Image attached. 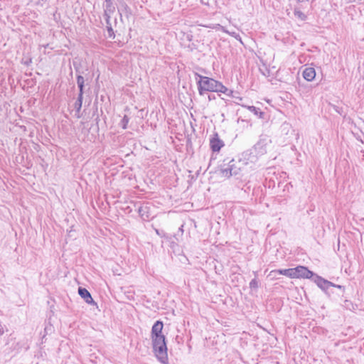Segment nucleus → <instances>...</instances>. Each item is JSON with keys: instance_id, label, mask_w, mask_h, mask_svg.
I'll use <instances>...</instances> for the list:
<instances>
[{"instance_id": "11", "label": "nucleus", "mask_w": 364, "mask_h": 364, "mask_svg": "<svg viewBox=\"0 0 364 364\" xmlns=\"http://www.w3.org/2000/svg\"><path fill=\"white\" fill-rule=\"evenodd\" d=\"M303 77L306 81H312L316 77V70L314 68H306L303 71Z\"/></svg>"}, {"instance_id": "10", "label": "nucleus", "mask_w": 364, "mask_h": 364, "mask_svg": "<svg viewBox=\"0 0 364 364\" xmlns=\"http://www.w3.org/2000/svg\"><path fill=\"white\" fill-rule=\"evenodd\" d=\"M78 294L80 296L81 298H82L84 299V301L88 304H92V305H96L97 304L95 302V301L93 300L92 296H91V294L90 293V291L84 288V287H80L78 288Z\"/></svg>"}, {"instance_id": "29", "label": "nucleus", "mask_w": 364, "mask_h": 364, "mask_svg": "<svg viewBox=\"0 0 364 364\" xmlns=\"http://www.w3.org/2000/svg\"><path fill=\"white\" fill-rule=\"evenodd\" d=\"M258 116L259 118L264 119L266 118V113L264 112H262L260 110L258 111Z\"/></svg>"}, {"instance_id": "1", "label": "nucleus", "mask_w": 364, "mask_h": 364, "mask_svg": "<svg viewBox=\"0 0 364 364\" xmlns=\"http://www.w3.org/2000/svg\"><path fill=\"white\" fill-rule=\"evenodd\" d=\"M196 80L200 95H203L207 92H219V90L223 89L222 82L206 76H203L198 73H195Z\"/></svg>"}, {"instance_id": "33", "label": "nucleus", "mask_w": 364, "mask_h": 364, "mask_svg": "<svg viewBox=\"0 0 364 364\" xmlns=\"http://www.w3.org/2000/svg\"><path fill=\"white\" fill-rule=\"evenodd\" d=\"M46 1H47V0H37L36 4L38 5L43 6V3L46 2Z\"/></svg>"}, {"instance_id": "2", "label": "nucleus", "mask_w": 364, "mask_h": 364, "mask_svg": "<svg viewBox=\"0 0 364 364\" xmlns=\"http://www.w3.org/2000/svg\"><path fill=\"white\" fill-rule=\"evenodd\" d=\"M245 163L241 160L236 161L234 159L231 160L225 159L219 166L220 175L228 178L232 176H238L240 174L242 166Z\"/></svg>"}, {"instance_id": "30", "label": "nucleus", "mask_w": 364, "mask_h": 364, "mask_svg": "<svg viewBox=\"0 0 364 364\" xmlns=\"http://www.w3.org/2000/svg\"><path fill=\"white\" fill-rule=\"evenodd\" d=\"M331 287H336V288H338V289H339L340 290H341L343 292H344V291H345V289H346V288H345V287H344V286H343V285H339V284H334V283H333V286H332Z\"/></svg>"}, {"instance_id": "13", "label": "nucleus", "mask_w": 364, "mask_h": 364, "mask_svg": "<svg viewBox=\"0 0 364 364\" xmlns=\"http://www.w3.org/2000/svg\"><path fill=\"white\" fill-rule=\"evenodd\" d=\"M104 7V16H111V14L115 11V6H114L112 0L105 1Z\"/></svg>"}, {"instance_id": "14", "label": "nucleus", "mask_w": 364, "mask_h": 364, "mask_svg": "<svg viewBox=\"0 0 364 364\" xmlns=\"http://www.w3.org/2000/svg\"><path fill=\"white\" fill-rule=\"evenodd\" d=\"M118 11L120 14L121 18H122V14H124L127 18H129V16L132 14L131 9L123 1L120 3V7L118 9Z\"/></svg>"}, {"instance_id": "16", "label": "nucleus", "mask_w": 364, "mask_h": 364, "mask_svg": "<svg viewBox=\"0 0 364 364\" xmlns=\"http://www.w3.org/2000/svg\"><path fill=\"white\" fill-rule=\"evenodd\" d=\"M105 16V21H106V24H107V32H108V36L109 38H114L115 35H114V30L112 27V24L110 23V18H111V16Z\"/></svg>"}, {"instance_id": "5", "label": "nucleus", "mask_w": 364, "mask_h": 364, "mask_svg": "<svg viewBox=\"0 0 364 364\" xmlns=\"http://www.w3.org/2000/svg\"><path fill=\"white\" fill-rule=\"evenodd\" d=\"M21 348L19 342H18L16 338L10 336L8 338L5 346L4 352L6 354H9L12 352H18Z\"/></svg>"}, {"instance_id": "36", "label": "nucleus", "mask_w": 364, "mask_h": 364, "mask_svg": "<svg viewBox=\"0 0 364 364\" xmlns=\"http://www.w3.org/2000/svg\"><path fill=\"white\" fill-rule=\"evenodd\" d=\"M233 98H237L240 100H242V97H236V95H234V97Z\"/></svg>"}, {"instance_id": "6", "label": "nucleus", "mask_w": 364, "mask_h": 364, "mask_svg": "<svg viewBox=\"0 0 364 364\" xmlns=\"http://www.w3.org/2000/svg\"><path fill=\"white\" fill-rule=\"evenodd\" d=\"M312 281L323 290L326 294H328V290L330 287L333 286V283L321 277V276L315 274Z\"/></svg>"}, {"instance_id": "4", "label": "nucleus", "mask_w": 364, "mask_h": 364, "mask_svg": "<svg viewBox=\"0 0 364 364\" xmlns=\"http://www.w3.org/2000/svg\"><path fill=\"white\" fill-rule=\"evenodd\" d=\"M315 273L309 270L306 267L297 266L293 268V278L310 279L312 280Z\"/></svg>"}, {"instance_id": "21", "label": "nucleus", "mask_w": 364, "mask_h": 364, "mask_svg": "<svg viewBox=\"0 0 364 364\" xmlns=\"http://www.w3.org/2000/svg\"><path fill=\"white\" fill-rule=\"evenodd\" d=\"M129 122V117L127 115H124L119 122V126L123 129L127 128V124Z\"/></svg>"}, {"instance_id": "3", "label": "nucleus", "mask_w": 364, "mask_h": 364, "mask_svg": "<svg viewBox=\"0 0 364 364\" xmlns=\"http://www.w3.org/2000/svg\"><path fill=\"white\" fill-rule=\"evenodd\" d=\"M153 353L157 360L163 364L168 363V348L166 345V336L159 338H151Z\"/></svg>"}, {"instance_id": "28", "label": "nucleus", "mask_w": 364, "mask_h": 364, "mask_svg": "<svg viewBox=\"0 0 364 364\" xmlns=\"http://www.w3.org/2000/svg\"><path fill=\"white\" fill-rule=\"evenodd\" d=\"M77 84H85V79L83 76L81 75H77Z\"/></svg>"}, {"instance_id": "20", "label": "nucleus", "mask_w": 364, "mask_h": 364, "mask_svg": "<svg viewBox=\"0 0 364 364\" xmlns=\"http://www.w3.org/2000/svg\"><path fill=\"white\" fill-rule=\"evenodd\" d=\"M294 14L301 21H306L307 18L306 15L297 9H294Z\"/></svg>"}, {"instance_id": "12", "label": "nucleus", "mask_w": 364, "mask_h": 364, "mask_svg": "<svg viewBox=\"0 0 364 364\" xmlns=\"http://www.w3.org/2000/svg\"><path fill=\"white\" fill-rule=\"evenodd\" d=\"M138 213L144 220H148L150 218L149 207L148 205H141L138 208Z\"/></svg>"}, {"instance_id": "38", "label": "nucleus", "mask_w": 364, "mask_h": 364, "mask_svg": "<svg viewBox=\"0 0 364 364\" xmlns=\"http://www.w3.org/2000/svg\"><path fill=\"white\" fill-rule=\"evenodd\" d=\"M45 332L47 333L48 332V327H46L45 329H44Z\"/></svg>"}, {"instance_id": "22", "label": "nucleus", "mask_w": 364, "mask_h": 364, "mask_svg": "<svg viewBox=\"0 0 364 364\" xmlns=\"http://www.w3.org/2000/svg\"><path fill=\"white\" fill-rule=\"evenodd\" d=\"M223 88H225V90L223 89H221V90H219V92L223 93L226 95L227 96L234 97V91L228 89L225 85H223Z\"/></svg>"}, {"instance_id": "18", "label": "nucleus", "mask_w": 364, "mask_h": 364, "mask_svg": "<svg viewBox=\"0 0 364 364\" xmlns=\"http://www.w3.org/2000/svg\"><path fill=\"white\" fill-rule=\"evenodd\" d=\"M343 306L348 310L355 311L358 309V305L353 304L350 300L345 299L343 301Z\"/></svg>"}, {"instance_id": "34", "label": "nucleus", "mask_w": 364, "mask_h": 364, "mask_svg": "<svg viewBox=\"0 0 364 364\" xmlns=\"http://www.w3.org/2000/svg\"><path fill=\"white\" fill-rule=\"evenodd\" d=\"M215 99V95L213 94L208 95V100L210 101Z\"/></svg>"}, {"instance_id": "17", "label": "nucleus", "mask_w": 364, "mask_h": 364, "mask_svg": "<svg viewBox=\"0 0 364 364\" xmlns=\"http://www.w3.org/2000/svg\"><path fill=\"white\" fill-rule=\"evenodd\" d=\"M272 273H278L282 275H285L289 278H293V268H289L285 269H275L271 272Z\"/></svg>"}, {"instance_id": "37", "label": "nucleus", "mask_w": 364, "mask_h": 364, "mask_svg": "<svg viewBox=\"0 0 364 364\" xmlns=\"http://www.w3.org/2000/svg\"><path fill=\"white\" fill-rule=\"evenodd\" d=\"M95 120H96V123H97V124H98V122H99V120H100V119H99V117H98V116L97 117V118L95 119Z\"/></svg>"}, {"instance_id": "24", "label": "nucleus", "mask_w": 364, "mask_h": 364, "mask_svg": "<svg viewBox=\"0 0 364 364\" xmlns=\"http://www.w3.org/2000/svg\"><path fill=\"white\" fill-rule=\"evenodd\" d=\"M259 287V282L257 278L252 279L250 282V288L252 289H257Z\"/></svg>"}, {"instance_id": "26", "label": "nucleus", "mask_w": 364, "mask_h": 364, "mask_svg": "<svg viewBox=\"0 0 364 364\" xmlns=\"http://www.w3.org/2000/svg\"><path fill=\"white\" fill-rule=\"evenodd\" d=\"M242 106L244 107H246L250 112H253L254 114H255V115L258 114V111L259 110V108H257L255 106H247V105H242Z\"/></svg>"}, {"instance_id": "7", "label": "nucleus", "mask_w": 364, "mask_h": 364, "mask_svg": "<svg viewBox=\"0 0 364 364\" xmlns=\"http://www.w3.org/2000/svg\"><path fill=\"white\" fill-rule=\"evenodd\" d=\"M267 139L266 137L260 136L259 141L254 145L252 150H254L256 155L252 158L257 157V155H263L266 153V148L267 145Z\"/></svg>"}, {"instance_id": "31", "label": "nucleus", "mask_w": 364, "mask_h": 364, "mask_svg": "<svg viewBox=\"0 0 364 364\" xmlns=\"http://www.w3.org/2000/svg\"><path fill=\"white\" fill-rule=\"evenodd\" d=\"M26 82L28 84V85H30L32 86L34 84H36V80L34 79H28L27 80H26Z\"/></svg>"}, {"instance_id": "9", "label": "nucleus", "mask_w": 364, "mask_h": 364, "mask_svg": "<svg viewBox=\"0 0 364 364\" xmlns=\"http://www.w3.org/2000/svg\"><path fill=\"white\" fill-rule=\"evenodd\" d=\"M163 328V321L160 320L156 321L152 326L151 331V338H159L161 336H165L162 333Z\"/></svg>"}, {"instance_id": "32", "label": "nucleus", "mask_w": 364, "mask_h": 364, "mask_svg": "<svg viewBox=\"0 0 364 364\" xmlns=\"http://www.w3.org/2000/svg\"><path fill=\"white\" fill-rule=\"evenodd\" d=\"M245 155V156H250L252 154V150L250 151H247L246 152H244L243 154ZM251 156H249L248 157V159H250Z\"/></svg>"}, {"instance_id": "23", "label": "nucleus", "mask_w": 364, "mask_h": 364, "mask_svg": "<svg viewBox=\"0 0 364 364\" xmlns=\"http://www.w3.org/2000/svg\"><path fill=\"white\" fill-rule=\"evenodd\" d=\"M155 231H156V234L161 237H165L166 240L171 239V236L166 234L163 230L156 229Z\"/></svg>"}, {"instance_id": "19", "label": "nucleus", "mask_w": 364, "mask_h": 364, "mask_svg": "<svg viewBox=\"0 0 364 364\" xmlns=\"http://www.w3.org/2000/svg\"><path fill=\"white\" fill-rule=\"evenodd\" d=\"M73 65L77 75L83 73V72L81 71V63L79 59H74L73 61Z\"/></svg>"}, {"instance_id": "8", "label": "nucleus", "mask_w": 364, "mask_h": 364, "mask_svg": "<svg viewBox=\"0 0 364 364\" xmlns=\"http://www.w3.org/2000/svg\"><path fill=\"white\" fill-rule=\"evenodd\" d=\"M225 146L223 140L219 138L218 132H214L210 139V147L213 152H219L222 147Z\"/></svg>"}, {"instance_id": "15", "label": "nucleus", "mask_w": 364, "mask_h": 364, "mask_svg": "<svg viewBox=\"0 0 364 364\" xmlns=\"http://www.w3.org/2000/svg\"><path fill=\"white\" fill-rule=\"evenodd\" d=\"M83 97L82 95L77 96L76 101L74 103V108L75 109V116L77 118L80 117V112L82 108Z\"/></svg>"}, {"instance_id": "39", "label": "nucleus", "mask_w": 364, "mask_h": 364, "mask_svg": "<svg viewBox=\"0 0 364 364\" xmlns=\"http://www.w3.org/2000/svg\"><path fill=\"white\" fill-rule=\"evenodd\" d=\"M26 75H27V73H26ZM31 75H32V73H28V75H29V76H31Z\"/></svg>"}, {"instance_id": "25", "label": "nucleus", "mask_w": 364, "mask_h": 364, "mask_svg": "<svg viewBox=\"0 0 364 364\" xmlns=\"http://www.w3.org/2000/svg\"><path fill=\"white\" fill-rule=\"evenodd\" d=\"M21 63L25 65H30L32 63V58L30 56H24L21 60Z\"/></svg>"}, {"instance_id": "27", "label": "nucleus", "mask_w": 364, "mask_h": 364, "mask_svg": "<svg viewBox=\"0 0 364 364\" xmlns=\"http://www.w3.org/2000/svg\"><path fill=\"white\" fill-rule=\"evenodd\" d=\"M77 87H78V89H79L78 96L82 95V97H83L85 84H78Z\"/></svg>"}, {"instance_id": "35", "label": "nucleus", "mask_w": 364, "mask_h": 364, "mask_svg": "<svg viewBox=\"0 0 364 364\" xmlns=\"http://www.w3.org/2000/svg\"><path fill=\"white\" fill-rule=\"evenodd\" d=\"M4 333V326L0 323V335H2Z\"/></svg>"}]
</instances>
